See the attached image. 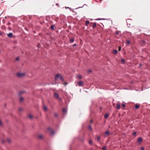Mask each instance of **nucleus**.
Segmentation results:
<instances>
[{"instance_id":"20","label":"nucleus","mask_w":150,"mask_h":150,"mask_svg":"<svg viewBox=\"0 0 150 150\" xmlns=\"http://www.w3.org/2000/svg\"><path fill=\"white\" fill-rule=\"evenodd\" d=\"M88 128L91 131L92 130V127H91V125H89L88 126Z\"/></svg>"},{"instance_id":"23","label":"nucleus","mask_w":150,"mask_h":150,"mask_svg":"<svg viewBox=\"0 0 150 150\" xmlns=\"http://www.w3.org/2000/svg\"><path fill=\"white\" fill-rule=\"evenodd\" d=\"M77 78L79 79H81L82 78V77L80 75H78L77 76Z\"/></svg>"},{"instance_id":"28","label":"nucleus","mask_w":150,"mask_h":150,"mask_svg":"<svg viewBox=\"0 0 150 150\" xmlns=\"http://www.w3.org/2000/svg\"><path fill=\"white\" fill-rule=\"evenodd\" d=\"M54 117H57V116H58L57 114L56 113H55L54 114Z\"/></svg>"},{"instance_id":"29","label":"nucleus","mask_w":150,"mask_h":150,"mask_svg":"<svg viewBox=\"0 0 150 150\" xmlns=\"http://www.w3.org/2000/svg\"><path fill=\"white\" fill-rule=\"evenodd\" d=\"M68 84V83L67 82H65L64 83V84L65 85H67Z\"/></svg>"},{"instance_id":"33","label":"nucleus","mask_w":150,"mask_h":150,"mask_svg":"<svg viewBox=\"0 0 150 150\" xmlns=\"http://www.w3.org/2000/svg\"><path fill=\"white\" fill-rule=\"evenodd\" d=\"M103 150H106V147L105 146H104L103 148Z\"/></svg>"},{"instance_id":"1","label":"nucleus","mask_w":150,"mask_h":150,"mask_svg":"<svg viewBox=\"0 0 150 150\" xmlns=\"http://www.w3.org/2000/svg\"><path fill=\"white\" fill-rule=\"evenodd\" d=\"M59 78L62 81H64V79L63 78L62 76L59 74H57L55 76V80H57Z\"/></svg>"},{"instance_id":"31","label":"nucleus","mask_w":150,"mask_h":150,"mask_svg":"<svg viewBox=\"0 0 150 150\" xmlns=\"http://www.w3.org/2000/svg\"><path fill=\"white\" fill-rule=\"evenodd\" d=\"M137 134V132H135L133 133L132 134L133 135H135Z\"/></svg>"},{"instance_id":"17","label":"nucleus","mask_w":150,"mask_h":150,"mask_svg":"<svg viewBox=\"0 0 150 150\" xmlns=\"http://www.w3.org/2000/svg\"><path fill=\"white\" fill-rule=\"evenodd\" d=\"M50 28L52 30H53L54 28V25H52L51 26Z\"/></svg>"},{"instance_id":"4","label":"nucleus","mask_w":150,"mask_h":150,"mask_svg":"<svg viewBox=\"0 0 150 150\" xmlns=\"http://www.w3.org/2000/svg\"><path fill=\"white\" fill-rule=\"evenodd\" d=\"M54 97L56 98H59V96L57 93H55L54 94Z\"/></svg>"},{"instance_id":"13","label":"nucleus","mask_w":150,"mask_h":150,"mask_svg":"<svg viewBox=\"0 0 150 150\" xmlns=\"http://www.w3.org/2000/svg\"><path fill=\"white\" fill-rule=\"evenodd\" d=\"M105 134L107 136H108L110 134V133L108 131H107L105 132Z\"/></svg>"},{"instance_id":"38","label":"nucleus","mask_w":150,"mask_h":150,"mask_svg":"<svg viewBox=\"0 0 150 150\" xmlns=\"http://www.w3.org/2000/svg\"><path fill=\"white\" fill-rule=\"evenodd\" d=\"M89 143L90 144H91L92 143V141L91 140H90L89 141Z\"/></svg>"},{"instance_id":"14","label":"nucleus","mask_w":150,"mask_h":150,"mask_svg":"<svg viewBox=\"0 0 150 150\" xmlns=\"http://www.w3.org/2000/svg\"><path fill=\"white\" fill-rule=\"evenodd\" d=\"M7 141L8 143H11V140L9 138L7 139Z\"/></svg>"},{"instance_id":"37","label":"nucleus","mask_w":150,"mask_h":150,"mask_svg":"<svg viewBox=\"0 0 150 150\" xmlns=\"http://www.w3.org/2000/svg\"><path fill=\"white\" fill-rule=\"evenodd\" d=\"M1 142L2 143L4 144V141L3 140H2L1 141Z\"/></svg>"},{"instance_id":"24","label":"nucleus","mask_w":150,"mask_h":150,"mask_svg":"<svg viewBox=\"0 0 150 150\" xmlns=\"http://www.w3.org/2000/svg\"><path fill=\"white\" fill-rule=\"evenodd\" d=\"M86 24L87 25H88L89 23V21H87L86 23Z\"/></svg>"},{"instance_id":"36","label":"nucleus","mask_w":150,"mask_h":150,"mask_svg":"<svg viewBox=\"0 0 150 150\" xmlns=\"http://www.w3.org/2000/svg\"><path fill=\"white\" fill-rule=\"evenodd\" d=\"M88 72L89 73H91L92 72V71L91 70H88Z\"/></svg>"},{"instance_id":"19","label":"nucleus","mask_w":150,"mask_h":150,"mask_svg":"<svg viewBox=\"0 0 150 150\" xmlns=\"http://www.w3.org/2000/svg\"><path fill=\"white\" fill-rule=\"evenodd\" d=\"M97 140L98 142H99L100 140V137L99 136H98L97 137Z\"/></svg>"},{"instance_id":"11","label":"nucleus","mask_w":150,"mask_h":150,"mask_svg":"<svg viewBox=\"0 0 150 150\" xmlns=\"http://www.w3.org/2000/svg\"><path fill=\"white\" fill-rule=\"evenodd\" d=\"M63 111L64 114L67 113V110L66 109H65V108H63Z\"/></svg>"},{"instance_id":"40","label":"nucleus","mask_w":150,"mask_h":150,"mask_svg":"<svg viewBox=\"0 0 150 150\" xmlns=\"http://www.w3.org/2000/svg\"><path fill=\"white\" fill-rule=\"evenodd\" d=\"M121 49V47H119V51H120Z\"/></svg>"},{"instance_id":"8","label":"nucleus","mask_w":150,"mask_h":150,"mask_svg":"<svg viewBox=\"0 0 150 150\" xmlns=\"http://www.w3.org/2000/svg\"><path fill=\"white\" fill-rule=\"evenodd\" d=\"M43 109L44 111H46L47 110V108L46 106H44L43 107Z\"/></svg>"},{"instance_id":"21","label":"nucleus","mask_w":150,"mask_h":150,"mask_svg":"<svg viewBox=\"0 0 150 150\" xmlns=\"http://www.w3.org/2000/svg\"><path fill=\"white\" fill-rule=\"evenodd\" d=\"M108 116V114H106L105 115L104 117L105 118H107Z\"/></svg>"},{"instance_id":"16","label":"nucleus","mask_w":150,"mask_h":150,"mask_svg":"<svg viewBox=\"0 0 150 150\" xmlns=\"http://www.w3.org/2000/svg\"><path fill=\"white\" fill-rule=\"evenodd\" d=\"M113 53L116 54L117 53V51L116 50H114L113 51Z\"/></svg>"},{"instance_id":"30","label":"nucleus","mask_w":150,"mask_h":150,"mask_svg":"<svg viewBox=\"0 0 150 150\" xmlns=\"http://www.w3.org/2000/svg\"><path fill=\"white\" fill-rule=\"evenodd\" d=\"M2 123L1 120H0V126H2Z\"/></svg>"},{"instance_id":"27","label":"nucleus","mask_w":150,"mask_h":150,"mask_svg":"<svg viewBox=\"0 0 150 150\" xmlns=\"http://www.w3.org/2000/svg\"><path fill=\"white\" fill-rule=\"evenodd\" d=\"M23 110V109L21 108H19V111H21Z\"/></svg>"},{"instance_id":"12","label":"nucleus","mask_w":150,"mask_h":150,"mask_svg":"<svg viewBox=\"0 0 150 150\" xmlns=\"http://www.w3.org/2000/svg\"><path fill=\"white\" fill-rule=\"evenodd\" d=\"M28 117L30 119H32L33 118V116L31 114H29L28 115Z\"/></svg>"},{"instance_id":"41","label":"nucleus","mask_w":150,"mask_h":150,"mask_svg":"<svg viewBox=\"0 0 150 150\" xmlns=\"http://www.w3.org/2000/svg\"><path fill=\"white\" fill-rule=\"evenodd\" d=\"M16 59V60H19V58H18V57H17V58Z\"/></svg>"},{"instance_id":"3","label":"nucleus","mask_w":150,"mask_h":150,"mask_svg":"<svg viewBox=\"0 0 150 150\" xmlns=\"http://www.w3.org/2000/svg\"><path fill=\"white\" fill-rule=\"evenodd\" d=\"M47 130L52 135H53L54 134V131L52 130L49 127L47 128Z\"/></svg>"},{"instance_id":"43","label":"nucleus","mask_w":150,"mask_h":150,"mask_svg":"<svg viewBox=\"0 0 150 150\" xmlns=\"http://www.w3.org/2000/svg\"><path fill=\"white\" fill-rule=\"evenodd\" d=\"M116 33L117 34H118V32H116Z\"/></svg>"},{"instance_id":"35","label":"nucleus","mask_w":150,"mask_h":150,"mask_svg":"<svg viewBox=\"0 0 150 150\" xmlns=\"http://www.w3.org/2000/svg\"><path fill=\"white\" fill-rule=\"evenodd\" d=\"M122 106L124 107V108H125V105L124 104H122Z\"/></svg>"},{"instance_id":"2","label":"nucleus","mask_w":150,"mask_h":150,"mask_svg":"<svg viewBox=\"0 0 150 150\" xmlns=\"http://www.w3.org/2000/svg\"><path fill=\"white\" fill-rule=\"evenodd\" d=\"M25 73H17V75L18 77L20 78L23 77L25 75Z\"/></svg>"},{"instance_id":"15","label":"nucleus","mask_w":150,"mask_h":150,"mask_svg":"<svg viewBox=\"0 0 150 150\" xmlns=\"http://www.w3.org/2000/svg\"><path fill=\"white\" fill-rule=\"evenodd\" d=\"M23 97H20V98L19 99V100H20V102H22L23 101Z\"/></svg>"},{"instance_id":"42","label":"nucleus","mask_w":150,"mask_h":150,"mask_svg":"<svg viewBox=\"0 0 150 150\" xmlns=\"http://www.w3.org/2000/svg\"><path fill=\"white\" fill-rule=\"evenodd\" d=\"M23 92H24L23 91L21 92H20V93H23Z\"/></svg>"},{"instance_id":"9","label":"nucleus","mask_w":150,"mask_h":150,"mask_svg":"<svg viewBox=\"0 0 150 150\" xmlns=\"http://www.w3.org/2000/svg\"><path fill=\"white\" fill-rule=\"evenodd\" d=\"M117 108L118 109H119L120 108V104H117Z\"/></svg>"},{"instance_id":"6","label":"nucleus","mask_w":150,"mask_h":150,"mask_svg":"<svg viewBox=\"0 0 150 150\" xmlns=\"http://www.w3.org/2000/svg\"><path fill=\"white\" fill-rule=\"evenodd\" d=\"M7 35L8 37L11 38L12 37L13 34L12 33H10L8 34H7Z\"/></svg>"},{"instance_id":"5","label":"nucleus","mask_w":150,"mask_h":150,"mask_svg":"<svg viewBox=\"0 0 150 150\" xmlns=\"http://www.w3.org/2000/svg\"><path fill=\"white\" fill-rule=\"evenodd\" d=\"M83 82L82 81H80L78 82V84L79 86H81L83 84Z\"/></svg>"},{"instance_id":"25","label":"nucleus","mask_w":150,"mask_h":150,"mask_svg":"<svg viewBox=\"0 0 150 150\" xmlns=\"http://www.w3.org/2000/svg\"><path fill=\"white\" fill-rule=\"evenodd\" d=\"M96 23H94L93 24V27H96Z\"/></svg>"},{"instance_id":"7","label":"nucleus","mask_w":150,"mask_h":150,"mask_svg":"<svg viewBox=\"0 0 150 150\" xmlns=\"http://www.w3.org/2000/svg\"><path fill=\"white\" fill-rule=\"evenodd\" d=\"M142 139L141 137H139L138 139V142L139 143H141L142 142Z\"/></svg>"},{"instance_id":"26","label":"nucleus","mask_w":150,"mask_h":150,"mask_svg":"<svg viewBox=\"0 0 150 150\" xmlns=\"http://www.w3.org/2000/svg\"><path fill=\"white\" fill-rule=\"evenodd\" d=\"M127 42L128 44H129L130 43V42L129 40H127Z\"/></svg>"},{"instance_id":"34","label":"nucleus","mask_w":150,"mask_h":150,"mask_svg":"<svg viewBox=\"0 0 150 150\" xmlns=\"http://www.w3.org/2000/svg\"><path fill=\"white\" fill-rule=\"evenodd\" d=\"M141 150H144V148L143 147H141Z\"/></svg>"},{"instance_id":"39","label":"nucleus","mask_w":150,"mask_h":150,"mask_svg":"<svg viewBox=\"0 0 150 150\" xmlns=\"http://www.w3.org/2000/svg\"><path fill=\"white\" fill-rule=\"evenodd\" d=\"M76 44H74V45H72V46H73V47H75V46H76Z\"/></svg>"},{"instance_id":"32","label":"nucleus","mask_w":150,"mask_h":150,"mask_svg":"<svg viewBox=\"0 0 150 150\" xmlns=\"http://www.w3.org/2000/svg\"><path fill=\"white\" fill-rule=\"evenodd\" d=\"M39 138H40V139H42V135H40L39 136Z\"/></svg>"},{"instance_id":"22","label":"nucleus","mask_w":150,"mask_h":150,"mask_svg":"<svg viewBox=\"0 0 150 150\" xmlns=\"http://www.w3.org/2000/svg\"><path fill=\"white\" fill-rule=\"evenodd\" d=\"M125 60L124 59H121V62L122 63L124 64L125 63Z\"/></svg>"},{"instance_id":"44","label":"nucleus","mask_w":150,"mask_h":150,"mask_svg":"<svg viewBox=\"0 0 150 150\" xmlns=\"http://www.w3.org/2000/svg\"><path fill=\"white\" fill-rule=\"evenodd\" d=\"M91 123H92V122H93L92 121V120H91Z\"/></svg>"},{"instance_id":"10","label":"nucleus","mask_w":150,"mask_h":150,"mask_svg":"<svg viewBox=\"0 0 150 150\" xmlns=\"http://www.w3.org/2000/svg\"><path fill=\"white\" fill-rule=\"evenodd\" d=\"M74 38H71L70 39V43H72L74 41Z\"/></svg>"},{"instance_id":"18","label":"nucleus","mask_w":150,"mask_h":150,"mask_svg":"<svg viewBox=\"0 0 150 150\" xmlns=\"http://www.w3.org/2000/svg\"><path fill=\"white\" fill-rule=\"evenodd\" d=\"M139 106H140L139 105H135V108L136 109H137V108H139Z\"/></svg>"}]
</instances>
